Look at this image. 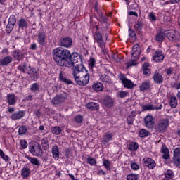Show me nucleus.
I'll return each instance as SVG.
<instances>
[{
    "label": "nucleus",
    "mask_w": 180,
    "mask_h": 180,
    "mask_svg": "<svg viewBox=\"0 0 180 180\" xmlns=\"http://www.w3.org/2000/svg\"><path fill=\"white\" fill-rule=\"evenodd\" d=\"M120 79L123 84L124 88H127V89H133V88L136 86V84H134L131 80L125 77L124 75H120Z\"/></svg>",
    "instance_id": "6"
},
{
    "label": "nucleus",
    "mask_w": 180,
    "mask_h": 180,
    "mask_svg": "<svg viewBox=\"0 0 180 180\" xmlns=\"http://www.w3.org/2000/svg\"><path fill=\"white\" fill-rule=\"evenodd\" d=\"M148 16L150 22H157V15H155V13L154 12L148 13Z\"/></svg>",
    "instance_id": "42"
},
{
    "label": "nucleus",
    "mask_w": 180,
    "mask_h": 180,
    "mask_svg": "<svg viewBox=\"0 0 180 180\" xmlns=\"http://www.w3.org/2000/svg\"><path fill=\"white\" fill-rule=\"evenodd\" d=\"M145 124L148 129H153L154 127V118L151 115H147L145 119Z\"/></svg>",
    "instance_id": "15"
},
{
    "label": "nucleus",
    "mask_w": 180,
    "mask_h": 180,
    "mask_svg": "<svg viewBox=\"0 0 180 180\" xmlns=\"http://www.w3.org/2000/svg\"><path fill=\"white\" fill-rule=\"evenodd\" d=\"M143 27H144V24L142 22V21H137V22L134 25V29L138 30V32H140Z\"/></svg>",
    "instance_id": "41"
},
{
    "label": "nucleus",
    "mask_w": 180,
    "mask_h": 180,
    "mask_svg": "<svg viewBox=\"0 0 180 180\" xmlns=\"http://www.w3.org/2000/svg\"><path fill=\"white\" fill-rule=\"evenodd\" d=\"M46 40L47 37L46 35V32H41L38 34L37 42L39 43V44H40L41 46H46V44H47Z\"/></svg>",
    "instance_id": "12"
},
{
    "label": "nucleus",
    "mask_w": 180,
    "mask_h": 180,
    "mask_svg": "<svg viewBox=\"0 0 180 180\" xmlns=\"http://www.w3.org/2000/svg\"><path fill=\"white\" fill-rule=\"evenodd\" d=\"M83 121H84V117L81 115H77L74 118V122H75V123H77V124H82Z\"/></svg>",
    "instance_id": "39"
},
{
    "label": "nucleus",
    "mask_w": 180,
    "mask_h": 180,
    "mask_svg": "<svg viewBox=\"0 0 180 180\" xmlns=\"http://www.w3.org/2000/svg\"><path fill=\"white\" fill-rule=\"evenodd\" d=\"M148 134H149L148 131H147V130L146 129H141L139 131L140 137H148Z\"/></svg>",
    "instance_id": "54"
},
{
    "label": "nucleus",
    "mask_w": 180,
    "mask_h": 180,
    "mask_svg": "<svg viewBox=\"0 0 180 180\" xmlns=\"http://www.w3.org/2000/svg\"><path fill=\"white\" fill-rule=\"evenodd\" d=\"M26 101H33V96L32 95H29L25 98Z\"/></svg>",
    "instance_id": "64"
},
{
    "label": "nucleus",
    "mask_w": 180,
    "mask_h": 180,
    "mask_svg": "<svg viewBox=\"0 0 180 180\" xmlns=\"http://www.w3.org/2000/svg\"><path fill=\"white\" fill-rule=\"evenodd\" d=\"M168 120H162L158 125L157 130L160 132L164 131L168 127Z\"/></svg>",
    "instance_id": "16"
},
{
    "label": "nucleus",
    "mask_w": 180,
    "mask_h": 180,
    "mask_svg": "<svg viewBox=\"0 0 180 180\" xmlns=\"http://www.w3.org/2000/svg\"><path fill=\"white\" fill-rule=\"evenodd\" d=\"M87 108L90 109V110H98V109H99V104L94 102L89 103H87Z\"/></svg>",
    "instance_id": "28"
},
{
    "label": "nucleus",
    "mask_w": 180,
    "mask_h": 180,
    "mask_svg": "<svg viewBox=\"0 0 180 180\" xmlns=\"http://www.w3.org/2000/svg\"><path fill=\"white\" fill-rule=\"evenodd\" d=\"M165 176L166 178H169V179H172L174 178V172H172V170H167L165 173Z\"/></svg>",
    "instance_id": "49"
},
{
    "label": "nucleus",
    "mask_w": 180,
    "mask_h": 180,
    "mask_svg": "<svg viewBox=\"0 0 180 180\" xmlns=\"http://www.w3.org/2000/svg\"><path fill=\"white\" fill-rule=\"evenodd\" d=\"M27 160L32 164L33 165H37L39 167L40 165V161L37 160L36 158H32V157H27Z\"/></svg>",
    "instance_id": "35"
},
{
    "label": "nucleus",
    "mask_w": 180,
    "mask_h": 180,
    "mask_svg": "<svg viewBox=\"0 0 180 180\" xmlns=\"http://www.w3.org/2000/svg\"><path fill=\"white\" fill-rule=\"evenodd\" d=\"M0 157L2 160H4V161H5V162H9V161H11V158L5 154L2 149H0Z\"/></svg>",
    "instance_id": "33"
},
{
    "label": "nucleus",
    "mask_w": 180,
    "mask_h": 180,
    "mask_svg": "<svg viewBox=\"0 0 180 180\" xmlns=\"http://www.w3.org/2000/svg\"><path fill=\"white\" fill-rule=\"evenodd\" d=\"M127 124L129 125L133 124V122H134V116L129 115L127 118Z\"/></svg>",
    "instance_id": "59"
},
{
    "label": "nucleus",
    "mask_w": 180,
    "mask_h": 180,
    "mask_svg": "<svg viewBox=\"0 0 180 180\" xmlns=\"http://www.w3.org/2000/svg\"><path fill=\"white\" fill-rule=\"evenodd\" d=\"M20 146H21L22 148H23V149L27 148L28 144H27V140H25V139L21 140L20 141Z\"/></svg>",
    "instance_id": "58"
},
{
    "label": "nucleus",
    "mask_w": 180,
    "mask_h": 180,
    "mask_svg": "<svg viewBox=\"0 0 180 180\" xmlns=\"http://www.w3.org/2000/svg\"><path fill=\"white\" fill-rule=\"evenodd\" d=\"M13 27H15V25L8 23L6 27V30L7 33H11V32H12V30H13Z\"/></svg>",
    "instance_id": "55"
},
{
    "label": "nucleus",
    "mask_w": 180,
    "mask_h": 180,
    "mask_svg": "<svg viewBox=\"0 0 180 180\" xmlns=\"http://www.w3.org/2000/svg\"><path fill=\"white\" fill-rule=\"evenodd\" d=\"M19 27H21V29H25V27H27V22L24 18L20 19Z\"/></svg>",
    "instance_id": "44"
},
{
    "label": "nucleus",
    "mask_w": 180,
    "mask_h": 180,
    "mask_svg": "<svg viewBox=\"0 0 180 180\" xmlns=\"http://www.w3.org/2000/svg\"><path fill=\"white\" fill-rule=\"evenodd\" d=\"M72 70L73 78L77 85H80V86L88 85L89 82V73L85 67H84V65H82V59L79 60L77 63L72 68Z\"/></svg>",
    "instance_id": "2"
},
{
    "label": "nucleus",
    "mask_w": 180,
    "mask_h": 180,
    "mask_svg": "<svg viewBox=\"0 0 180 180\" xmlns=\"http://www.w3.org/2000/svg\"><path fill=\"white\" fill-rule=\"evenodd\" d=\"M131 169H133V171H139V169H140V165H139V164H137L134 162H131Z\"/></svg>",
    "instance_id": "51"
},
{
    "label": "nucleus",
    "mask_w": 180,
    "mask_h": 180,
    "mask_svg": "<svg viewBox=\"0 0 180 180\" xmlns=\"http://www.w3.org/2000/svg\"><path fill=\"white\" fill-rule=\"evenodd\" d=\"M139 175L134 174H130L127 176V180H138Z\"/></svg>",
    "instance_id": "48"
},
{
    "label": "nucleus",
    "mask_w": 180,
    "mask_h": 180,
    "mask_svg": "<svg viewBox=\"0 0 180 180\" xmlns=\"http://www.w3.org/2000/svg\"><path fill=\"white\" fill-rule=\"evenodd\" d=\"M167 37L170 41H179L180 34L174 30H169L166 32Z\"/></svg>",
    "instance_id": "5"
},
{
    "label": "nucleus",
    "mask_w": 180,
    "mask_h": 180,
    "mask_svg": "<svg viewBox=\"0 0 180 180\" xmlns=\"http://www.w3.org/2000/svg\"><path fill=\"white\" fill-rule=\"evenodd\" d=\"M13 57L15 60H18V61H20V60L23 59V54H22L20 51H15L13 53Z\"/></svg>",
    "instance_id": "37"
},
{
    "label": "nucleus",
    "mask_w": 180,
    "mask_h": 180,
    "mask_svg": "<svg viewBox=\"0 0 180 180\" xmlns=\"http://www.w3.org/2000/svg\"><path fill=\"white\" fill-rule=\"evenodd\" d=\"M119 98H126L127 95H129V92L126 91H118V94H117Z\"/></svg>",
    "instance_id": "52"
},
{
    "label": "nucleus",
    "mask_w": 180,
    "mask_h": 180,
    "mask_svg": "<svg viewBox=\"0 0 180 180\" xmlns=\"http://www.w3.org/2000/svg\"><path fill=\"white\" fill-rule=\"evenodd\" d=\"M136 61H137V59H136V58H133L132 55L131 60L129 62H127V68H129V67H133V65H136V64H137Z\"/></svg>",
    "instance_id": "43"
},
{
    "label": "nucleus",
    "mask_w": 180,
    "mask_h": 180,
    "mask_svg": "<svg viewBox=\"0 0 180 180\" xmlns=\"http://www.w3.org/2000/svg\"><path fill=\"white\" fill-rule=\"evenodd\" d=\"M27 74H29L32 81H37V79H39V69L37 68H34L29 66Z\"/></svg>",
    "instance_id": "7"
},
{
    "label": "nucleus",
    "mask_w": 180,
    "mask_h": 180,
    "mask_svg": "<svg viewBox=\"0 0 180 180\" xmlns=\"http://www.w3.org/2000/svg\"><path fill=\"white\" fill-rule=\"evenodd\" d=\"M94 37L95 41H96L98 46V47H100L101 49H103L105 47V41H103L102 34H101V32L96 31L94 33Z\"/></svg>",
    "instance_id": "8"
},
{
    "label": "nucleus",
    "mask_w": 180,
    "mask_h": 180,
    "mask_svg": "<svg viewBox=\"0 0 180 180\" xmlns=\"http://www.w3.org/2000/svg\"><path fill=\"white\" fill-rule=\"evenodd\" d=\"M143 112L147 110H161L162 109V104H160V106H155L153 104H146L141 106Z\"/></svg>",
    "instance_id": "9"
},
{
    "label": "nucleus",
    "mask_w": 180,
    "mask_h": 180,
    "mask_svg": "<svg viewBox=\"0 0 180 180\" xmlns=\"http://www.w3.org/2000/svg\"><path fill=\"white\" fill-rule=\"evenodd\" d=\"M148 67H150V64H148V63L143 64V70L144 75H150V74H151V70L149 69Z\"/></svg>",
    "instance_id": "30"
},
{
    "label": "nucleus",
    "mask_w": 180,
    "mask_h": 180,
    "mask_svg": "<svg viewBox=\"0 0 180 180\" xmlns=\"http://www.w3.org/2000/svg\"><path fill=\"white\" fill-rule=\"evenodd\" d=\"M104 104L108 108H112V106H113V99H112V98L110 96L105 97L104 99Z\"/></svg>",
    "instance_id": "29"
},
{
    "label": "nucleus",
    "mask_w": 180,
    "mask_h": 180,
    "mask_svg": "<svg viewBox=\"0 0 180 180\" xmlns=\"http://www.w3.org/2000/svg\"><path fill=\"white\" fill-rule=\"evenodd\" d=\"M7 103H8V105H15V103H16V97L15 96V94H7Z\"/></svg>",
    "instance_id": "24"
},
{
    "label": "nucleus",
    "mask_w": 180,
    "mask_h": 180,
    "mask_svg": "<svg viewBox=\"0 0 180 180\" xmlns=\"http://www.w3.org/2000/svg\"><path fill=\"white\" fill-rule=\"evenodd\" d=\"M153 81L156 84H162V82L164 81V77H162V75L158 72H155L153 75Z\"/></svg>",
    "instance_id": "21"
},
{
    "label": "nucleus",
    "mask_w": 180,
    "mask_h": 180,
    "mask_svg": "<svg viewBox=\"0 0 180 180\" xmlns=\"http://www.w3.org/2000/svg\"><path fill=\"white\" fill-rule=\"evenodd\" d=\"M40 89V86H39V84L37 83H34L31 85L30 89L32 92H38L39 89Z\"/></svg>",
    "instance_id": "45"
},
{
    "label": "nucleus",
    "mask_w": 180,
    "mask_h": 180,
    "mask_svg": "<svg viewBox=\"0 0 180 180\" xmlns=\"http://www.w3.org/2000/svg\"><path fill=\"white\" fill-rule=\"evenodd\" d=\"M27 131V127H26V126L20 127L18 129V133L19 134H20V136H23V134H26Z\"/></svg>",
    "instance_id": "46"
},
{
    "label": "nucleus",
    "mask_w": 180,
    "mask_h": 180,
    "mask_svg": "<svg viewBox=\"0 0 180 180\" xmlns=\"http://www.w3.org/2000/svg\"><path fill=\"white\" fill-rule=\"evenodd\" d=\"M97 174H98V175H106V172L103 171V169H99L97 171Z\"/></svg>",
    "instance_id": "60"
},
{
    "label": "nucleus",
    "mask_w": 180,
    "mask_h": 180,
    "mask_svg": "<svg viewBox=\"0 0 180 180\" xmlns=\"http://www.w3.org/2000/svg\"><path fill=\"white\" fill-rule=\"evenodd\" d=\"M68 99V95L67 93H62L56 95L52 100L51 102L53 105H60V103H64Z\"/></svg>",
    "instance_id": "4"
},
{
    "label": "nucleus",
    "mask_w": 180,
    "mask_h": 180,
    "mask_svg": "<svg viewBox=\"0 0 180 180\" xmlns=\"http://www.w3.org/2000/svg\"><path fill=\"white\" fill-rule=\"evenodd\" d=\"M61 131H63V129H61V127H54L51 128L52 134H56V136H58L61 134Z\"/></svg>",
    "instance_id": "34"
},
{
    "label": "nucleus",
    "mask_w": 180,
    "mask_h": 180,
    "mask_svg": "<svg viewBox=\"0 0 180 180\" xmlns=\"http://www.w3.org/2000/svg\"><path fill=\"white\" fill-rule=\"evenodd\" d=\"M60 80L62 81V82H65V84H68V85L71 84V80L68 79L66 77H64L62 74H60L59 75Z\"/></svg>",
    "instance_id": "47"
},
{
    "label": "nucleus",
    "mask_w": 180,
    "mask_h": 180,
    "mask_svg": "<svg viewBox=\"0 0 180 180\" xmlns=\"http://www.w3.org/2000/svg\"><path fill=\"white\" fill-rule=\"evenodd\" d=\"M92 89L96 92H102L103 91V84L101 82L95 83L92 85Z\"/></svg>",
    "instance_id": "26"
},
{
    "label": "nucleus",
    "mask_w": 180,
    "mask_h": 180,
    "mask_svg": "<svg viewBox=\"0 0 180 180\" xmlns=\"http://www.w3.org/2000/svg\"><path fill=\"white\" fill-rule=\"evenodd\" d=\"M8 23L11 25H15L16 23V17L15 15H10L8 18Z\"/></svg>",
    "instance_id": "53"
},
{
    "label": "nucleus",
    "mask_w": 180,
    "mask_h": 180,
    "mask_svg": "<svg viewBox=\"0 0 180 180\" xmlns=\"http://www.w3.org/2000/svg\"><path fill=\"white\" fill-rule=\"evenodd\" d=\"M100 81L103 82L104 84H110L112 82V80H110V77L108 76L107 75H103L100 77Z\"/></svg>",
    "instance_id": "31"
},
{
    "label": "nucleus",
    "mask_w": 180,
    "mask_h": 180,
    "mask_svg": "<svg viewBox=\"0 0 180 180\" xmlns=\"http://www.w3.org/2000/svg\"><path fill=\"white\" fill-rule=\"evenodd\" d=\"M170 106L171 108H176L178 106V100H176V97L173 96L170 98Z\"/></svg>",
    "instance_id": "38"
},
{
    "label": "nucleus",
    "mask_w": 180,
    "mask_h": 180,
    "mask_svg": "<svg viewBox=\"0 0 180 180\" xmlns=\"http://www.w3.org/2000/svg\"><path fill=\"white\" fill-rule=\"evenodd\" d=\"M19 70H21L22 72H27L29 70V66H26V65H20L18 67Z\"/></svg>",
    "instance_id": "57"
},
{
    "label": "nucleus",
    "mask_w": 180,
    "mask_h": 180,
    "mask_svg": "<svg viewBox=\"0 0 180 180\" xmlns=\"http://www.w3.org/2000/svg\"><path fill=\"white\" fill-rule=\"evenodd\" d=\"M174 71V68H169L166 70V73L167 74V75H171V74H172V72Z\"/></svg>",
    "instance_id": "62"
},
{
    "label": "nucleus",
    "mask_w": 180,
    "mask_h": 180,
    "mask_svg": "<svg viewBox=\"0 0 180 180\" xmlns=\"http://www.w3.org/2000/svg\"><path fill=\"white\" fill-rule=\"evenodd\" d=\"M60 43L62 47L70 49V46H72V39L70 37H65L60 39Z\"/></svg>",
    "instance_id": "13"
},
{
    "label": "nucleus",
    "mask_w": 180,
    "mask_h": 180,
    "mask_svg": "<svg viewBox=\"0 0 180 180\" xmlns=\"http://www.w3.org/2000/svg\"><path fill=\"white\" fill-rule=\"evenodd\" d=\"M103 165L105 167L107 171H110V169H112V163H110V161L106 159L103 160Z\"/></svg>",
    "instance_id": "32"
},
{
    "label": "nucleus",
    "mask_w": 180,
    "mask_h": 180,
    "mask_svg": "<svg viewBox=\"0 0 180 180\" xmlns=\"http://www.w3.org/2000/svg\"><path fill=\"white\" fill-rule=\"evenodd\" d=\"M128 148L130 151H136V150H139V143L132 142L129 144Z\"/></svg>",
    "instance_id": "36"
},
{
    "label": "nucleus",
    "mask_w": 180,
    "mask_h": 180,
    "mask_svg": "<svg viewBox=\"0 0 180 180\" xmlns=\"http://www.w3.org/2000/svg\"><path fill=\"white\" fill-rule=\"evenodd\" d=\"M96 60L94 58H91L89 60V68H94L95 67Z\"/></svg>",
    "instance_id": "56"
},
{
    "label": "nucleus",
    "mask_w": 180,
    "mask_h": 180,
    "mask_svg": "<svg viewBox=\"0 0 180 180\" xmlns=\"http://www.w3.org/2000/svg\"><path fill=\"white\" fill-rule=\"evenodd\" d=\"M143 163L146 167H148V168H149V169H154V168H155V165H157L155 161H154V160H153L151 158H143Z\"/></svg>",
    "instance_id": "11"
},
{
    "label": "nucleus",
    "mask_w": 180,
    "mask_h": 180,
    "mask_svg": "<svg viewBox=\"0 0 180 180\" xmlns=\"http://www.w3.org/2000/svg\"><path fill=\"white\" fill-rule=\"evenodd\" d=\"M52 154L53 158L56 161L60 158V150L58 149V146L57 145H54L52 148Z\"/></svg>",
    "instance_id": "19"
},
{
    "label": "nucleus",
    "mask_w": 180,
    "mask_h": 180,
    "mask_svg": "<svg viewBox=\"0 0 180 180\" xmlns=\"http://www.w3.org/2000/svg\"><path fill=\"white\" fill-rule=\"evenodd\" d=\"M87 162L90 165H96V164H97L96 159L91 158V157H89L87 158Z\"/></svg>",
    "instance_id": "50"
},
{
    "label": "nucleus",
    "mask_w": 180,
    "mask_h": 180,
    "mask_svg": "<svg viewBox=\"0 0 180 180\" xmlns=\"http://www.w3.org/2000/svg\"><path fill=\"white\" fill-rule=\"evenodd\" d=\"M13 61V58L12 56H5L0 59V65H4L5 67L9 65Z\"/></svg>",
    "instance_id": "17"
},
{
    "label": "nucleus",
    "mask_w": 180,
    "mask_h": 180,
    "mask_svg": "<svg viewBox=\"0 0 180 180\" xmlns=\"http://www.w3.org/2000/svg\"><path fill=\"white\" fill-rule=\"evenodd\" d=\"M29 150L35 157H41L43 155V150H41V147L37 143L30 146Z\"/></svg>",
    "instance_id": "3"
},
{
    "label": "nucleus",
    "mask_w": 180,
    "mask_h": 180,
    "mask_svg": "<svg viewBox=\"0 0 180 180\" xmlns=\"http://www.w3.org/2000/svg\"><path fill=\"white\" fill-rule=\"evenodd\" d=\"M113 140V134L110 132H107L103 136L102 142L109 143Z\"/></svg>",
    "instance_id": "20"
},
{
    "label": "nucleus",
    "mask_w": 180,
    "mask_h": 180,
    "mask_svg": "<svg viewBox=\"0 0 180 180\" xmlns=\"http://www.w3.org/2000/svg\"><path fill=\"white\" fill-rule=\"evenodd\" d=\"M129 34L131 37H133V36H136L134 31L133 30H131V28L129 29Z\"/></svg>",
    "instance_id": "61"
},
{
    "label": "nucleus",
    "mask_w": 180,
    "mask_h": 180,
    "mask_svg": "<svg viewBox=\"0 0 180 180\" xmlns=\"http://www.w3.org/2000/svg\"><path fill=\"white\" fill-rule=\"evenodd\" d=\"M150 86H151V84L149 81L144 82L140 85V91L144 92V91L150 89Z\"/></svg>",
    "instance_id": "27"
},
{
    "label": "nucleus",
    "mask_w": 180,
    "mask_h": 180,
    "mask_svg": "<svg viewBox=\"0 0 180 180\" xmlns=\"http://www.w3.org/2000/svg\"><path fill=\"white\" fill-rule=\"evenodd\" d=\"M161 153L163 154L162 158H164V160H168L169 158V149H168L165 145H162Z\"/></svg>",
    "instance_id": "22"
},
{
    "label": "nucleus",
    "mask_w": 180,
    "mask_h": 180,
    "mask_svg": "<svg viewBox=\"0 0 180 180\" xmlns=\"http://www.w3.org/2000/svg\"><path fill=\"white\" fill-rule=\"evenodd\" d=\"M165 58L164 53L162 51L158 50L155 52L153 59L155 63H161Z\"/></svg>",
    "instance_id": "14"
},
{
    "label": "nucleus",
    "mask_w": 180,
    "mask_h": 180,
    "mask_svg": "<svg viewBox=\"0 0 180 180\" xmlns=\"http://www.w3.org/2000/svg\"><path fill=\"white\" fill-rule=\"evenodd\" d=\"M11 117L12 120H18L19 119H22V117H25V112L18 111L17 112L13 113Z\"/></svg>",
    "instance_id": "23"
},
{
    "label": "nucleus",
    "mask_w": 180,
    "mask_h": 180,
    "mask_svg": "<svg viewBox=\"0 0 180 180\" xmlns=\"http://www.w3.org/2000/svg\"><path fill=\"white\" fill-rule=\"evenodd\" d=\"M30 169L28 167H23L21 170V176L23 179H26V178H29L30 176Z\"/></svg>",
    "instance_id": "25"
},
{
    "label": "nucleus",
    "mask_w": 180,
    "mask_h": 180,
    "mask_svg": "<svg viewBox=\"0 0 180 180\" xmlns=\"http://www.w3.org/2000/svg\"><path fill=\"white\" fill-rule=\"evenodd\" d=\"M165 39V35L162 32H160L155 36V40L159 42L164 41Z\"/></svg>",
    "instance_id": "40"
},
{
    "label": "nucleus",
    "mask_w": 180,
    "mask_h": 180,
    "mask_svg": "<svg viewBox=\"0 0 180 180\" xmlns=\"http://www.w3.org/2000/svg\"><path fill=\"white\" fill-rule=\"evenodd\" d=\"M173 162L176 167H180V148H176L173 153Z\"/></svg>",
    "instance_id": "10"
},
{
    "label": "nucleus",
    "mask_w": 180,
    "mask_h": 180,
    "mask_svg": "<svg viewBox=\"0 0 180 180\" xmlns=\"http://www.w3.org/2000/svg\"><path fill=\"white\" fill-rule=\"evenodd\" d=\"M129 16H136V18H137L139 16V15L137 14V13H136V11H130L129 13Z\"/></svg>",
    "instance_id": "63"
},
{
    "label": "nucleus",
    "mask_w": 180,
    "mask_h": 180,
    "mask_svg": "<svg viewBox=\"0 0 180 180\" xmlns=\"http://www.w3.org/2000/svg\"><path fill=\"white\" fill-rule=\"evenodd\" d=\"M139 56H140V45L135 44L134 45L132 49V58L139 60Z\"/></svg>",
    "instance_id": "18"
},
{
    "label": "nucleus",
    "mask_w": 180,
    "mask_h": 180,
    "mask_svg": "<svg viewBox=\"0 0 180 180\" xmlns=\"http://www.w3.org/2000/svg\"><path fill=\"white\" fill-rule=\"evenodd\" d=\"M52 56L57 65L60 67H68L72 68L79 61H81L82 58L78 53H73L68 49L63 48H56L52 51Z\"/></svg>",
    "instance_id": "1"
}]
</instances>
